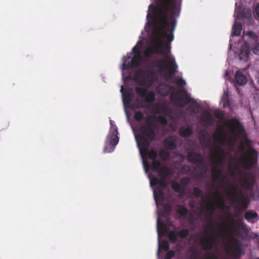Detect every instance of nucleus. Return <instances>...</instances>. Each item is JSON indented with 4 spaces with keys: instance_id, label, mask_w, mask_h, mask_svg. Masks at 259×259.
Listing matches in <instances>:
<instances>
[{
    "instance_id": "nucleus-1",
    "label": "nucleus",
    "mask_w": 259,
    "mask_h": 259,
    "mask_svg": "<svg viewBox=\"0 0 259 259\" xmlns=\"http://www.w3.org/2000/svg\"><path fill=\"white\" fill-rule=\"evenodd\" d=\"M156 5L151 4L149 6L147 15L148 24L150 26L158 27L160 36L165 39L158 46L157 53L165 55V59L157 61L156 66L159 71L164 70L167 68V73L170 76L174 75L177 71L178 66L175 58L168 54L170 52V44L174 39V32L175 30L177 19L180 15L181 0H156Z\"/></svg>"
},
{
    "instance_id": "nucleus-2",
    "label": "nucleus",
    "mask_w": 259,
    "mask_h": 259,
    "mask_svg": "<svg viewBox=\"0 0 259 259\" xmlns=\"http://www.w3.org/2000/svg\"><path fill=\"white\" fill-rule=\"evenodd\" d=\"M136 82L142 87L135 88L136 93L142 98H145L143 102L136 100V102L131 104V108L134 110L139 108H147L149 105L152 106L153 112L159 113L161 110V105L152 104L155 100V96L153 92H148L147 89L151 87L157 80L155 72L150 68L141 69L136 70L134 73Z\"/></svg>"
},
{
    "instance_id": "nucleus-3",
    "label": "nucleus",
    "mask_w": 259,
    "mask_h": 259,
    "mask_svg": "<svg viewBox=\"0 0 259 259\" xmlns=\"http://www.w3.org/2000/svg\"><path fill=\"white\" fill-rule=\"evenodd\" d=\"M155 124L149 122V119L146 120V124L142 125L140 127V132L141 135L136 136V140L140 152L143 158H149L152 160L156 159L157 156L156 151L153 149H149L150 147V141H155L156 133Z\"/></svg>"
},
{
    "instance_id": "nucleus-4",
    "label": "nucleus",
    "mask_w": 259,
    "mask_h": 259,
    "mask_svg": "<svg viewBox=\"0 0 259 259\" xmlns=\"http://www.w3.org/2000/svg\"><path fill=\"white\" fill-rule=\"evenodd\" d=\"M171 101L176 105L181 107L191 103L190 107L197 108L199 105L194 99H192L187 90L182 89L177 92L176 94H172L170 96Z\"/></svg>"
},
{
    "instance_id": "nucleus-5",
    "label": "nucleus",
    "mask_w": 259,
    "mask_h": 259,
    "mask_svg": "<svg viewBox=\"0 0 259 259\" xmlns=\"http://www.w3.org/2000/svg\"><path fill=\"white\" fill-rule=\"evenodd\" d=\"M206 228L208 230H205L204 233L207 235V237L201 239L200 245L203 250L208 251L212 250L216 245L218 242V236L215 229L211 224L207 225Z\"/></svg>"
},
{
    "instance_id": "nucleus-6",
    "label": "nucleus",
    "mask_w": 259,
    "mask_h": 259,
    "mask_svg": "<svg viewBox=\"0 0 259 259\" xmlns=\"http://www.w3.org/2000/svg\"><path fill=\"white\" fill-rule=\"evenodd\" d=\"M133 52L134 55L130 61H127L131 58L130 56L125 57L122 65L123 70H127L141 66L143 62V57L140 51L135 47L133 49Z\"/></svg>"
},
{
    "instance_id": "nucleus-7",
    "label": "nucleus",
    "mask_w": 259,
    "mask_h": 259,
    "mask_svg": "<svg viewBox=\"0 0 259 259\" xmlns=\"http://www.w3.org/2000/svg\"><path fill=\"white\" fill-rule=\"evenodd\" d=\"M246 143L248 146L247 155L243 159V163L244 167L248 169L250 166L256 163L257 153L256 150L251 146V141L250 140H247Z\"/></svg>"
},
{
    "instance_id": "nucleus-8",
    "label": "nucleus",
    "mask_w": 259,
    "mask_h": 259,
    "mask_svg": "<svg viewBox=\"0 0 259 259\" xmlns=\"http://www.w3.org/2000/svg\"><path fill=\"white\" fill-rule=\"evenodd\" d=\"M233 190V195L232 192L230 190V187H228L226 191L227 194L229 196H232V200L235 202L238 203L241 208L245 209L248 207V198L243 193H240L239 194L236 191V187L235 185L231 186Z\"/></svg>"
},
{
    "instance_id": "nucleus-9",
    "label": "nucleus",
    "mask_w": 259,
    "mask_h": 259,
    "mask_svg": "<svg viewBox=\"0 0 259 259\" xmlns=\"http://www.w3.org/2000/svg\"><path fill=\"white\" fill-rule=\"evenodd\" d=\"M242 245L240 241L237 239L229 245L227 249L228 253H230L232 257L234 258H239L242 254Z\"/></svg>"
},
{
    "instance_id": "nucleus-10",
    "label": "nucleus",
    "mask_w": 259,
    "mask_h": 259,
    "mask_svg": "<svg viewBox=\"0 0 259 259\" xmlns=\"http://www.w3.org/2000/svg\"><path fill=\"white\" fill-rule=\"evenodd\" d=\"M212 178L214 182H219L220 185L223 187L225 186L228 182L227 178L223 175L222 170L218 166L212 168Z\"/></svg>"
},
{
    "instance_id": "nucleus-11",
    "label": "nucleus",
    "mask_w": 259,
    "mask_h": 259,
    "mask_svg": "<svg viewBox=\"0 0 259 259\" xmlns=\"http://www.w3.org/2000/svg\"><path fill=\"white\" fill-rule=\"evenodd\" d=\"M199 138L202 145L209 147L211 143V139L205 130H201L199 134Z\"/></svg>"
},
{
    "instance_id": "nucleus-12",
    "label": "nucleus",
    "mask_w": 259,
    "mask_h": 259,
    "mask_svg": "<svg viewBox=\"0 0 259 259\" xmlns=\"http://www.w3.org/2000/svg\"><path fill=\"white\" fill-rule=\"evenodd\" d=\"M187 157L189 161L195 163H198L199 164L200 163H203L204 160L202 155L198 153L190 152L188 153Z\"/></svg>"
},
{
    "instance_id": "nucleus-13",
    "label": "nucleus",
    "mask_w": 259,
    "mask_h": 259,
    "mask_svg": "<svg viewBox=\"0 0 259 259\" xmlns=\"http://www.w3.org/2000/svg\"><path fill=\"white\" fill-rule=\"evenodd\" d=\"M144 164L146 171L150 168L153 171L157 172L161 167L160 161L156 159L153 160L151 164L147 161L144 162Z\"/></svg>"
},
{
    "instance_id": "nucleus-14",
    "label": "nucleus",
    "mask_w": 259,
    "mask_h": 259,
    "mask_svg": "<svg viewBox=\"0 0 259 259\" xmlns=\"http://www.w3.org/2000/svg\"><path fill=\"white\" fill-rule=\"evenodd\" d=\"M171 224L168 222H160L157 220V231L158 234H162L163 235L168 232Z\"/></svg>"
},
{
    "instance_id": "nucleus-15",
    "label": "nucleus",
    "mask_w": 259,
    "mask_h": 259,
    "mask_svg": "<svg viewBox=\"0 0 259 259\" xmlns=\"http://www.w3.org/2000/svg\"><path fill=\"white\" fill-rule=\"evenodd\" d=\"M177 140L174 136L166 138L164 141L165 147L169 150H174L177 148Z\"/></svg>"
},
{
    "instance_id": "nucleus-16",
    "label": "nucleus",
    "mask_w": 259,
    "mask_h": 259,
    "mask_svg": "<svg viewBox=\"0 0 259 259\" xmlns=\"http://www.w3.org/2000/svg\"><path fill=\"white\" fill-rule=\"evenodd\" d=\"M244 131L243 125L237 119L233 120L232 126V132L235 135L241 134Z\"/></svg>"
},
{
    "instance_id": "nucleus-17",
    "label": "nucleus",
    "mask_w": 259,
    "mask_h": 259,
    "mask_svg": "<svg viewBox=\"0 0 259 259\" xmlns=\"http://www.w3.org/2000/svg\"><path fill=\"white\" fill-rule=\"evenodd\" d=\"M235 80L237 83L239 85L245 84L247 81L246 76L240 70L236 72Z\"/></svg>"
},
{
    "instance_id": "nucleus-18",
    "label": "nucleus",
    "mask_w": 259,
    "mask_h": 259,
    "mask_svg": "<svg viewBox=\"0 0 259 259\" xmlns=\"http://www.w3.org/2000/svg\"><path fill=\"white\" fill-rule=\"evenodd\" d=\"M120 92L122 94L124 104H130L132 100L133 94L128 91H123V87L122 86L121 87Z\"/></svg>"
},
{
    "instance_id": "nucleus-19",
    "label": "nucleus",
    "mask_w": 259,
    "mask_h": 259,
    "mask_svg": "<svg viewBox=\"0 0 259 259\" xmlns=\"http://www.w3.org/2000/svg\"><path fill=\"white\" fill-rule=\"evenodd\" d=\"M213 195L217 198V206L219 208H223L225 206L224 198L222 194L219 191L214 192Z\"/></svg>"
},
{
    "instance_id": "nucleus-20",
    "label": "nucleus",
    "mask_w": 259,
    "mask_h": 259,
    "mask_svg": "<svg viewBox=\"0 0 259 259\" xmlns=\"http://www.w3.org/2000/svg\"><path fill=\"white\" fill-rule=\"evenodd\" d=\"M250 51L249 48L246 46H243L240 50L238 57L241 60L246 61L249 58Z\"/></svg>"
},
{
    "instance_id": "nucleus-21",
    "label": "nucleus",
    "mask_w": 259,
    "mask_h": 259,
    "mask_svg": "<svg viewBox=\"0 0 259 259\" xmlns=\"http://www.w3.org/2000/svg\"><path fill=\"white\" fill-rule=\"evenodd\" d=\"M193 133L192 127L190 126H182L179 129V134L182 137H189L192 135Z\"/></svg>"
},
{
    "instance_id": "nucleus-22",
    "label": "nucleus",
    "mask_w": 259,
    "mask_h": 259,
    "mask_svg": "<svg viewBox=\"0 0 259 259\" xmlns=\"http://www.w3.org/2000/svg\"><path fill=\"white\" fill-rule=\"evenodd\" d=\"M152 118L156 119V120L157 121V122L158 123H159L160 124L162 125H165L167 123V121L166 119L164 116H163L159 115L157 117H156L155 116H150L149 117H148L146 119V120L148 119H149V122L150 123H151L153 124H155V125L156 127L155 128V130L156 129H157V128L158 127V125L155 123H152V120H151V119H152Z\"/></svg>"
},
{
    "instance_id": "nucleus-23",
    "label": "nucleus",
    "mask_w": 259,
    "mask_h": 259,
    "mask_svg": "<svg viewBox=\"0 0 259 259\" xmlns=\"http://www.w3.org/2000/svg\"><path fill=\"white\" fill-rule=\"evenodd\" d=\"M171 186L172 189L176 192L180 193L182 195H184V187H182V186L179 184V182L176 181H172L171 183Z\"/></svg>"
},
{
    "instance_id": "nucleus-24",
    "label": "nucleus",
    "mask_w": 259,
    "mask_h": 259,
    "mask_svg": "<svg viewBox=\"0 0 259 259\" xmlns=\"http://www.w3.org/2000/svg\"><path fill=\"white\" fill-rule=\"evenodd\" d=\"M163 188L157 187L155 190H154V197L155 201L157 202L158 200H162L164 198Z\"/></svg>"
},
{
    "instance_id": "nucleus-25",
    "label": "nucleus",
    "mask_w": 259,
    "mask_h": 259,
    "mask_svg": "<svg viewBox=\"0 0 259 259\" xmlns=\"http://www.w3.org/2000/svg\"><path fill=\"white\" fill-rule=\"evenodd\" d=\"M201 121L205 126H209L213 124V120L210 114L207 112L204 117L202 118Z\"/></svg>"
},
{
    "instance_id": "nucleus-26",
    "label": "nucleus",
    "mask_w": 259,
    "mask_h": 259,
    "mask_svg": "<svg viewBox=\"0 0 259 259\" xmlns=\"http://www.w3.org/2000/svg\"><path fill=\"white\" fill-rule=\"evenodd\" d=\"M242 26L241 23L235 22L232 27V35L239 36L241 34Z\"/></svg>"
},
{
    "instance_id": "nucleus-27",
    "label": "nucleus",
    "mask_w": 259,
    "mask_h": 259,
    "mask_svg": "<svg viewBox=\"0 0 259 259\" xmlns=\"http://www.w3.org/2000/svg\"><path fill=\"white\" fill-rule=\"evenodd\" d=\"M157 172H159L161 178H166L170 174V169L166 166L161 167Z\"/></svg>"
},
{
    "instance_id": "nucleus-28",
    "label": "nucleus",
    "mask_w": 259,
    "mask_h": 259,
    "mask_svg": "<svg viewBox=\"0 0 259 259\" xmlns=\"http://www.w3.org/2000/svg\"><path fill=\"white\" fill-rule=\"evenodd\" d=\"M243 184L246 189L251 190L253 188L254 184V180L249 177H246L243 181Z\"/></svg>"
},
{
    "instance_id": "nucleus-29",
    "label": "nucleus",
    "mask_w": 259,
    "mask_h": 259,
    "mask_svg": "<svg viewBox=\"0 0 259 259\" xmlns=\"http://www.w3.org/2000/svg\"><path fill=\"white\" fill-rule=\"evenodd\" d=\"M158 156L159 158L163 161H166L170 158V153L164 149H161L159 151Z\"/></svg>"
},
{
    "instance_id": "nucleus-30",
    "label": "nucleus",
    "mask_w": 259,
    "mask_h": 259,
    "mask_svg": "<svg viewBox=\"0 0 259 259\" xmlns=\"http://www.w3.org/2000/svg\"><path fill=\"white\" fill-rule=\"evenodd\" d=\"M257 217L258 214L256 212H253L250 210L247 211L244 215V218L249 222H252V220L256 219Z\"/></svg>"
},
{
    "instance_id": "nucleus-31",
    "label": "nucleus",
    "mask_w": 259,
    "mask_h": 259,
    "mask_svg": "<svg viewBox=\"0 0 259 259\" xmlns=\"http://www.w3.org/2000/svg\"><path fill=\"white\" fill-rule=\"evenodd\" d=\"M166 234L171 242L175 243L177 242L178 237L177 232L176 231H169Z\"/></svg>"
},
{
    "instance_id": "nucleus-32",
    "label": "nucleus",
    "mask_w": 259,
    "mask_h": 259,
    "mask_svg": "<svg viewBox=\"0 0 259 259\" xmlns=\"http://www.w3.org/2000/svg\"><path fill=\"white\" fill-rule=\"evenodd\" d=\"M199 165L201 167V169L199 172V176L200 178H203L205 177L207 172L208 167L205 164L204 160L203 161V163H200Z\"/></svg>"
},
{
    "instance_id": "nucleus-33",
    "label": "nucleus",
    "mask_w": 259,
    "mask_h": 259,
    "mask_svg": "<svg viewBox=\"0 0 259 259\" xmlns=\"http://www.w3.org/2000/svg\"><path fill=\"white\" fill-rule=\"evenodd\" d=\"M192 195L197 198H200L203 196V192L198 187H194L193 189Z\"/></svg>"
},
{
    "instance_id": "nucleus-34",
    "label": "nucleus",
    "mask_w": 259,
    "mask_h": 259,
    "mask_svg": "<svg viewBox=\"0 0 259 259\" xmlns=\"http://www.w3.org/2000/svg\"><path fill=\"white\" fill-rule=\"evenodd\" d=\"M178 237L183 239L189 235V232L187 229H183L181 231L177 232Z\"/></svg>"
},
{
    "instance_id": "nucleus-35",
    "label": "nucleus",
    "mask_w": 259,
    "mask_h": 259,
    "mask_svg": "<svg viewBox=\"0 0 259 259\" xmlns=\"http://www.w3.org/2000/svg\"><path fill=\"white\" fill-rule=\"evenodd\" d=\"M166 178H160L158 181V187L165 189L167 186V183L166 181Z\"/></svg>"
},
{
    "instance_id": "nucleus-36",
    "label": "nucleus",
    "mask_w": 259,
    "mask_h": 259,
    "mask_svg": "<svg viewBox=\"0 0 259 259\" xmlns=\"http://www.w3.org/2000/svg\"><path fill=\"white\" fill-rule=\"evenodd\" d=\"M178 212L181 215L185 217L188 213V210L186 207L184 206H180L178 210Z\"/></svg>"
},
{
    "instance_id": "nucleus-37",
    "label": "nucleus",
    "mask_w": 259,
    "mask_h": 259,
    "mask_svg": "<svg viewBox=\"0 0 259 259\" xmlns=\"http://www.w3.org/2000/svg\"><path fill=\"white\" fill-rule=\"evenodd\" d=\"M134 119L137 121H141L144 118L143 114L140 111H136L134 115Z\"/></svg>"
},
{
    "instance_id": "nucleus-38",
    "label": "nucleus",
    "mask_w": 259,
    "mask_h": 259,
    "mask_svg": "<svg viewBox=\"0 0 259 259\" xmlns=\"http://www.w3.org/2000/svg\"><path fill=\"white\" fill-rule=\"evenodd\" d=\"M222 102L223 103L224 107H227L230 106V102L228 95H225L222 99Z\"/></svg>"
},
{
    "instance_id": "nucleus-39",
    "label": "nucleus",
    "mask_w": 259,
    "mask_h": 259,
    "mask_svg": "<svg viewBox=\"0 0 259 259\" xmlns=\"http://www.w3.org/2000/svg\"><path fill=\"white\" fill-rule=\"evenodd\" d=\"M159 247H160L162 249L166 251H168L169 248L168 243L165 240H163L161 242Z\"/></svg>"
},
{
    "instance_id": "nucleus-40",
    "label": "nucleus",
    "mask_w": 259,
    "mask_h": 259,
    "mask_svg": "<svg viewBox=\"0 0 259 259\" xmlns=\"http://www.w3.org/2000/svg\"><path fill=\"white\" fill-rule=\"evenodd\" d=\"M109 141L111 145L113 146L116 145L119 141V138L118 136H110Z\"/></svg>"
},
{
    "instance_id": "nucleus-41",
    "label": "nucleus",
    "mask_w": 259,
    "mask_h": 259,
    "mask_svg": "<svg viewBox=\"0 0 259 259\" xmlns=\"http://www.w3.org/2000/svg\"><path fill=\"white\" fill-rule=\"evenodd\" d=\"M214 115L217 118L222 119L224 116V114L222 111L215 110L214 111Z\"/></svg>"
},
{
    "instance_id": "nucleus-42",
    "label": "nucleus",
    "mask_w": 259,
    "mask_h": 259,
    "mask_svg": "<svg viewBox=\"0 0 259 259\" xmlns=\"http://www.w3.org/2000/svg\"><path fill=\"white\" fill-rule=\"evenodd\" d=\"M175 255V252L173 250H170L168 251L165 255V257L164 259H171L172 257H174Z\"/></svg>"
},
{
    "instance_id": "nucleus-43",
    "label": "nucleus",
    "mask_w": 259,
    "mask_h": 259,
    "mask_svg": "<svg viewBox=\"0 0 259 259\" xmlns=\"http://www.w3.org/2000/svg\"><path fill=\"white\" fill-rule=\"evenodd\" d=\"M190 179L188 177H184L181 180V184L183 185L182 187H185L190 183Z\"/></svg>"
},
{
    "instance_id": "nucleus-44",
    "label": "nucleus",
    "mask_w": 259,
    "mask_h": 259,
    "mask_svg": "<svg viewBox=\"0 0 259 259\" xmlns=\"http://www.w3.org/2000/svg\"><path fill=\"white\" fill-rule=\"evenodd\" d=\"M118 131L117 128L116 126H114L113 128H110V136H117Z\"/></svg>"
},
{
    "instance_id": "nucleus-45",
    "label": "nucleus",
    "mask_w": 259,
    "mask_h": 259,
    "mask_svg": "<svg viewBox=\"0 0 259 259\" xmlns=\"http://www.w3.org/2000/svg\"><path fill=\"white\" fill-rule=\"evenodd\" d=\"M206 208L207 210L213 212L215 210L216 206L213 203L211 202L207 205Z\"/></svg>"
},
{
    "instance_id": "nucleus-46",
    "label": "nucleus",
    "mask_w": 259,
    "mask_h": 259,
    "mask_svg": "<svg viewBox=\"0 0 259 259\" xmlns=\"http://www.w3.org/2000/svg\"><path fill=\"white\" fill-rule=\"evenodd\" d=\"M159 179L154 177L150 180V184L151 186H155L158 185Z\"/></svg>"
},
{
    "instance_id": "nucleus-47",
    "label": "nucleus",
    "mask_w": 259,
    "mask_h": 259,
    "mask_svg": "<svg viewBox=\"0 0 259 259\" xmlns=\"http://www.w3.org/2000/svg\"><path fill=\"white\" fill-rule=\"evenodd\" d=\"M219 142L221 144H224L226 141L227 138L225 136L220 135L218 136Z\"/></svg>"
},
{
    "instance_id": "nucleus-48",
    "label": "nucleus",
    "mask_w": 259,
    "mask_h": 259,
    "mask_svg": "<svg viewBox=\"0 0 259 259\" xmlns=\"http://www.w3.org/2000/svg\"><path fill=\"white\" fill-rule=\"evenodd\" d=\"M179 86H184L186 84V81L182 78L178 79L176 82Z\"/></svg>"
},
{
    "instance_id": "nucleus-49",
    "label": "nucleus",
    "mask_w": 259,
    "mask_h": 259,
    "mask_svg": "<svg viewBox=\"0 0 259 259\" xmlns=\"http://www.w3.org/2000/svg\"><path fill=\"white\" fill-rule=\"evenodd\" d=\"M253 52L254 54L259 55V43L256 42L253 49Z\"/></svg>"
},
{
    "instance_id": "nucleus-50",
    "label": "nucleus",
    "mask_w": 259,
    "mask_h": 259,
    "mask_svg": "<svg viewBox=\"0 0 259 259\" xmlns=\"http://www.w3.org/2000/svg\"><path fill=\"white\" fill-rule=\"evenodd\" d=\"M163 207L165 209V213H169L170 211V206L169 205H165L163 206Z\"/></svg>"
},
{
    "instance_id": "nucleus-51",
    "label": "nucleus",
    "mask_w": 259,
    "mask_h": 259,
    "mask_svg": "<svg viewBox=\"0 0 259 259\" xmlns=\"http://www.w3.org/2000/svg\"><path fill=\"white\" fill-rule=\"evenodd\" d=\"M208 254L210 257L209 259H219L218 257H217L216 255L212 254V253H208Z\"/></svg>"
},
{
    "instance_id": "nucleus-52",
    "label": "nucleus",
    "mask_w": 259,
    "mask_h": 259,
    "mask_svg": "<svg viewBox=\"0 0 259 259\" xmlns=\"http://www.w3.org/2000/svg\"><path fill=\"white\" fill-rule=\"evenodd\" d=\"M247 35L251 38H254L255 37V35L254 33L252 31H248L247 32Z\"/></svg>"
},
{
    "instance_id": "nucleus-53",
    "label": "nucleus",
    "mask_w": 259,
    "mask_h": 259,
    "mask_svg": "<svg viewBox=\"0 0 259 259\" xmlns=\"http://www.w3.org/2000/svg\"><path fill=\"white\" fill-rule=\"evenodd\" d=\"M255 12L256 15L259 18V5H257L255 7Z\"/></svg>"
},
{
    "instance_id": "nucleus-54",
    "label": "nucleus",
    "mask_w": 259,
    "mask_h": 259,
    "mask_svg": "<svg viewBox=\"0 0 259 259\" xmlns=\"http://www.w3.org/2000/svg\"><path fill=\"white\" fill-rule=\"evenodd\" d=\"M223 158L222 157V156H220V161H218L217 160H218V158H216V160H215V162L218 163L219 164L220 163H221L223 162Z\"/></svg>"
},
{
    "instance_id": "nucleus-55",
    "label": "nucleus",
    "mask_w": 259,
    "mask_h": 259,
    "mask_svg": "<svg viewBox=\"0 0 259 259\" xmlns=\"http://www.w3.org/2000/svg\"><path fill=\"white\" fill-rule=\"evenodd\" d=\"M110 128H113L114 126H116L115 124L113 123V122L112 120H110Z\"/></svg>"
},
{
    "instance_id": "nucleus-56",
    "label": "nucleus",
    "mask_w": 259,
    "mask_h": 259,
    "mask_svg": "<svg viewBox=\"0 0 259 259\" xmlns=\"http://www.w3.org/2000/svg\"><path fill=\"white\" fill-rule=\"evenodd\" d=\"M144 54L145 56L148 57L149 55V53L148 51H145Z\"/></svg>"
},
{
    "instance_id": "nucleus-57",
    "label": "nucleus",
    "mask_w": 259,
    "mask_h": 259,
    "mask_svg": "<svg viewBox=\"0 0 259 259\" xmlns=\"http://www.w3.org/2000/svg\"><path fill=\"white\" fill-rule=\"evenodd\" d=\"M231 174L232 175V176H235V171L234 170H232L231 171Z\"/></svg>"
},
{
    "instance_id": "nucleus-58",
    "label": "nucleus",
    "mask_w": 259,
    "mask_h": 259,
    "mask_svg": "<svg viewBox=\"0 0 259 259\" xmlns=\"http://www.w3.org/2000/svg\"><path fill=\"white\" fill-rule=\"evenodd\" d=\"M163 87V85H160L158 87L157 89L160 91V90L161 89V88Z\"/></svg>"
},
{
    "instance_id": "nucleus-59",
    "label": "nucleus",
    "mask_w": 259,
    "mask_h": 259,
    "mask_svg": "<svg viewBox=\"0 0 259 259\" xmlns=\"http://www.w3.org/2000/svg\"><path fill=\"white\" fill-rule=\"evenodd\" d=\"M206 215L207 217H208V218H210L211 217H212V215L211 214H210V215H208L207 214H206Z\"/></svg>"
},
{
    "instance_id": "nucleus-60",
    "label": "nucleus",
    "mask_w": 259,
    "mask_h": 259,
    "mask_svg": "<svg viewBox=\"0 0 259 259\" xmlns=\"http://www.w3.org/2000/svg\"><path fill=\"white\" fill-rule=\"evenodd\" d=\"M254 259H259V257H258L255 258Z\"/></svg>"
}]
</instances>
